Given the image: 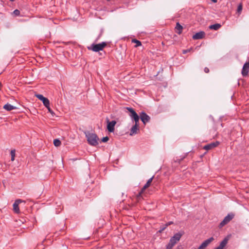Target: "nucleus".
<instances>
[{"label":"nucleus","instance_id":"26","mask_svg":"<svg viewBox=\"0 0 249 249\" xmlns=\"http://www.w3.org/2000/svg\"><path fill=\"white\" fill-rule=\"evenodd\" d=\"M109 140V138L107 136L103 137L102 139V142H107Z\"/></svg>","mask_w":249,"mask_h":249},{"label":"nucleus","instance_id":"7","mask_svg":"<svg viewBox=\"0 0 249 249\" xmlns=\"http://www.w3.org/2000/svg\"><path fill=\"white\" fill-rule=\"evenodd\" d=\"M36 96L43 102V104L45 107H48L47 106L50 105V101L49 99L44 97L42 94H36Z\"/></svg>","mask_w":249,"mask_h":249},{"label":"nucleus","instance_id":"28","mask_svg":"<svg viewBox=\"0 0 249 249\" xmlns=\"http://www.w3.org/2000/svg\"><path fill=\"white\" fill-rule=\"evenodd\" d=\"M13 13L16 16H19L20 15V11L18 9L14 10Z\"/></svg>","mask_w":249,"mask_h":249},{"label":"nucleus","instance_id":"3","mask_svg":"<svg viewBox=\"0 0 249 249\" xmlns=\"http://www.w3.org/2000/svg\"><path fill=\"white\" fill-rule=\"evenodd\" d=\"M234 213H228V215L224 217V219L220 223L218 226L219 228H221L225 225H227L234 218Z\"/></svg>","mask_w":249,"mask_h":249},{"label":"nucleus","instance_id":"31","mask_svg":"<svg viewBox=\"0 0 249 249\" xmlns=\"http://www.w3.org/2000/svg\"><path fill=\"white\" fill-rule=\"evenodd\" d=\"M172 224H173V222L172 221H170V222L167 223L165 225H166V226L168 227V226H169Z\"/></svg>","mask_w":249,"mask_h":249},{"label":"nucleus","instance_id":"18","mask_svg":"<svg viewBox=\"0 0 249 249\" xmlns=\"http://www.w3.org/2000/svg\"><path fill=\"white\" fill-rule=\"evenodd\" d=\"M221 27V25L219 23H216L214 24L211 25L209 28L210 29L214 30L215 31L218 30Z\"/></svg>","mask_w":249,"mask_h":249},{"label":"nucleus","instance_id":"34","mask_svg":"<svg viewBox=\"0 0 249 249\" xmlns=\"http://www.w3.org/2000/svg\"><path fill=\"white\" fill-rule=\"evenodd\" d=\"M214 249H222L219 247H217V248H215Z\"/></svg>","mask_w":249,"mask_h":249},{"label":"nucleus","instance_id":"36","mask_svg":"<svg viewBox=\"0 0 249 249\" xmlns=\"http://www.w3.org/2000/svg\"><path fill=\"white\" fill-rule=\"evenodd\" d=\"M107 1H109L110 0H107Z\"/></svg>","mask_w":249,"mask_h":249},{"label":"nucleus","instance_id":"24","mask_svg":"<svg viewBox=\"0 0 249 249\" xmlns=\"http://www.w3.org/2000/svg\"><path fill=\"white\" fill-rule=\"evenodd\" d=\"M175 245H174L172 243L169 241V243L168 244V245L166 246L167 249H172V248Z\"/></svg>","mask_w":249,"mask_h":249},{"label":"nucleus","instance_id":"4","mask_svg":"<svg viewBox=\"0 0 249 249\" xmlns=\"http://www.w3.org/2000/svg\"><path fill=\"white\" fill-rule=\"evenodd\" d=\"M127 110L130 113L129 116L135 121V124H139L140 116L131 107H126Z\"/></svg>","mask_w":249,"mask_h":249},{"label":"nucleus","instance_id":"9","mask_svg":"<svg viewBox=\"0 0 249 249\" xmlns=\"http://www.w3.org/2000/svg\"><path fill=\"white\" fill-rule=\"evenodd\" d=\"M219 144V142L216 141L215 142H211L209 144H208L205 145L203 147V149L206 150L207 151L212 149L216 147H217Z\"/></svg>","mask_w":249,"mask_h":249},{"label":"nucleus","instance_id":"25","mask_svg":"<svg viewBox=\"0 0 249 249\" xmlns=\"http://www.w3.org/2000/svg\"><path fill=\"white\" fill-rule=\"evenodd\" d=\"M237 10V12L238 13H240L241 12V11L242 10V3H240L238 5Z\"/></svg>","mask_w":249,"mask_h":249},{"label":"nucleus","instance_id":"23","mask_svg":"<svg viewBox=\"0 0 249 249\" xmlns=\"http://www.w3.org/2000/svg\"><path fill=\"white\" fill-rule=\"evenodd\" d=\"M15 150H12L10 152V154L11 156V160L14 161L15 160Z\"/></svg>","mask_w":249,"mask_h":249},{"label":"nucleus","instance_id":"27","mask_svg":"<svg viewBox=\"0 0 249 249\" xmlns=\"http://www.w3.org/2000/svg\"><path fill=\"white\" fill-rule=\"evenodd\" d=\"M48 107H46L49 112H50L53 115L54 114V113L53 112V111L51 109L50 107V105L47 106Z\"/></svg>","mask_w":249,"mask_h":249},{"label":"nucleus","instance_id":"15","mask_svg":"<svg viewBox=\"0 0 249 249\" xmlns=\"http://www.w3.org/2000/svg\"><path fill=\"white\" fill-rule=\"evenodd\" d=\"M154 178V176H153L152 178H149L146 184L143 186V187L142 188V191H144L148 187L150 186L151 185L152 181L153 180V179Z\"/></svg>","mask_w":249,"mask_h":249},{"label":"nucleus","instance_id":"13","mask_svg":"<svg viewBox=\"0 0 249 249\" xmlns=\"http://www.w3.org/2000/svg\"><path fill=\"white\" fill-rule=\"evenodd\" d=\"M205 35V33L204 32L200 31L193 35V38L195 40L202 39L204 37Z\"/></svg>","mask_w":249,"mask_h":249},{"label":"nucleus","instance_id":"20","mask_svg":"<svg viewBox=\"0 0 249 249\" xmlns=\"http://www.w3.org/2000/svg\"><path fill=\"white\" fill-rule=\"evenodd\" d=\"M132 42L133 43H136V45L135 46V47H138L139 46H140L142 45V43L140 41L136 39H133L132 40Z\"/></svg>","mask_w":249,"mask_h":249},{"label":"nucleus","instance_id":"5","mask_svg":"<svg viewBox=\"0 0 249 249\" xmlns=\"http://www.w3.org/2000/svg\"><path fill=\"white\" fill-rule=\"evenodd\" d=\"M107 130L109 132H112L114 130V126L116 124V122L115 121H112L111 122L109 121L108 118H107Z\"/></svg>","mask_w":249,"mask_h":249},{"label":"nucleus","instance_id":"33","mask_svg":"<svg viewBox=\"0 0 249 249\" xmlns=\"http://www.w3.org/2000/svg\"><path fill=\"white\" fill-rule=\"evenodd\" d=\"M213 3H216L217 1V0H211Z\"/></svg>","mask_w":249,"mask_h":249},{"label":"nucleus","instance_id":"12","mask_svg":"<svg viewBox=\"0 0 249 249\" xmlns=\"http://www.w3.org/2000/svg\"><path fill=\"white\" fill-rule=\"evenodd\" d=\"M22 200L21 199H17L13 204V211L15 213H18L20 212L18 205L21 203Z\"/></svg>","mask_w":249,"mask_h":249},{"label":"nucleus","instance_id":"10","mask_svg":"<svg viewBox=\"0 0 249 249\" xmlns=\"http://www.w3.org/2000/svg\"><path fill=\"white\" fill-rule=\"evenodd\" d=\"M182 236V234L180 233H176L170 240V242L172 243L174 245H175L181 237Z\"/></svg>","mask_w":249,"mask_h":249},{"label":"nucleus","instance_id":"35","mask_svg":"<svg viewBox=\"0 0 249 249\" xmlns=\"http://www.w3.org/2000/svg\"><path fill=\"white\" fill-rule=\"evenodd\" d=\"M10 1H14L15 0H9Z\"/></svg>","mask_w":249,"mask_h":249},{"label":"nucleus","instance_id":"8","mask_svg":"<svg viewBox=\"0 0 249 249\" xmlns=\"http://www.w3.org/2000/svg\"><path fill=\"white\" fill-rule=\"evenodd\" d=\"M140 117L142 121L144 124L149 122L150 120V117L144 112H142L140 114Z\"/></svg>","mask_w":249,"mask_h":249},{"label":"nucleus","instance_id":"22","mask_svg":"<svg viewBox=\"0 0 249 249\" xmlns=\"http://www.w3.org/2000/svg\"><path fill=\"white\" fill-rule=\"evenodd\" d=\"M227 243V240L226 239H224L220 243V244L218 247L223 249V248L226 246Z\"/></svg>","mask_w":249,"mask_h":249},{"label":"nucleus","instance_id":"19","mask_svg":"<svg viewBox=\"0 0 249 249\" xmlns=\"http://www.w3.org/2000/svg\"><path fill=\"white\" fill-rule=\"evenodd\" d=\"M144 191H142V189H141V191L137 195L136 199L137 201H140L142 198V194Z\"/></svg>","mask_w":249,"mask_h":249},{"label":"nucleus","instance_id":"2","mask_svg":"<svg viewBox=\"0 0 249 249\" xmlns=\"http://www.w3.org/2000/svg\"><path fill=\"white\" fill-rule=\"evenodd\" d=\"M107 45V44L105 42H103L99 44H92L90 47H89V49H90L93 52H98L100 51H102L103 49Z\"/></svg>","mask_w":249,"mask_h":249},{"label":"nucleus","instance_id":"32","mask_svg":"<svg viewBox=\"0 0 249 249\" xmlns=\"http://www.w3.org/2000/svg\"><path fill=\"white\" fill-rule=\"evenodd\" d=\"M190 51L189 50H185L183 51V53L184 54L186 53H187L189 52Z\"/></svg>","mask_w":249,"mask_h":249},{"label":"nucleus","instance_id":"14","mask_svg":"<svg viewBox=\"0 0 249 249\" xmlns=\"http://www.w3.org/2000/svg\"><path fill=\"white\" fill-rule=\"evenodd\" d=\"M139 124H135L132 127L130 130V135H133L137 133V131L139 130Z\"/></svg>","mask_w":249,"mask_h":249},{"label":"nucleus","instance_id":"11","mask_svg":"<svg viewBox=\"0 0 249 249\" xmlns=\"http://www.w3.org/2000/svg\"><path fill=\"white\" fill-rule=\"evenodd\" d=\"M249 70V62H246L242 68V74L244 77L248 75Z\"/></svg>","mask_w":249,"mask_h":249},{"label":"nucleus","instance_id":"21","mask_svg":"<svg viewBox=\"0 0 249 249\" xmlns=\"http://www.w3.org/2000/svg\"><path fill=\"white\" fill-rule=\"evenodd\" d=\"M61 142L58 139H54L53 140V144L56 147L59 146L61 145Z\"/></svg>","mask_w":249,"mask_h":249},{"label":"nucleus","instance_id":"30","mask_svg":"<svg viewBox=\"0 0 249 249\" xmlns=\"http://www.w3.org/2000/svg\"><path fill=\"white\" fill-rule=\"evenodd\" d=\"M204 71H205V72H206V73H208V72H209V68H207V67H205V68H204Z\"/></svg>","mask_w":249,"mask_h":249},{"label":"nucleus","instance_id":"1","mask_svg":"<svg viewBox=\"0 0 249 249\" xmlns=\"http://www.w3.org/2000/svg\"><path fill=\"white\" fill-rule=\"evenodd\" d=\"M86 136L89 143L92 146H96L98 144L99 140L97 135L93 133L88 132L86 133Z\"/></svg>","mask_w":249,"mask_h":249},{"label":"nucleus","instance_id":"16","mask_svg":"<svg viewBox=\"0 0 249 249\" xmlns=\"http://www.w3.org/2000/svg\"><path fill=\"white\" fill-rule=\"evenodd\" d=\"M3 108L7 111H11L12 110L16 109L17 107L9 103H7L3 106Z\"/></svg>","mask_w":249,"mask_h":249},{"label":"nucleus","instance_id":"29","mask_svg":"<svg viewBox=\"0 0 249 249\" xmlns=\"http://www.w3.org/2000/svg\"><path fill=\"white\" fill-rule=\"evenodd\" d=\"M167 227L165 225L163 227L161 228L160 230L159 231L160 232H161L164 231Z\"/></svg>","mask_w":249,"mask_h":249},{"label":"nucleus","instance_id":"6","mask_svg":"<svg viewBox=\"0 0 249 249\" xmlns=\"http://www.w3.org/2000/svg\"><path fill=\"white\" fill-rule=\"evenodd\" d=\"M213 240L214 238L213 237L209 238L203 242L197 249H205L207 247Z\"/></svg>","mask_w":249,"mask_h":249},{"label":"nucleus","instance_id":"17","mask_svg":"<svg viewBox=\"0 0 249 249\" xmlns=\"http://www.w3.org/2000/svg\"><path fill=\"white\" fill-rule=\"evenodd\" d=\"M175 29L176 33L180 35L182 32L183 27L178 22H177Z\"/></svg>","mask_w":249,"mask_h":249}]
</instances>
